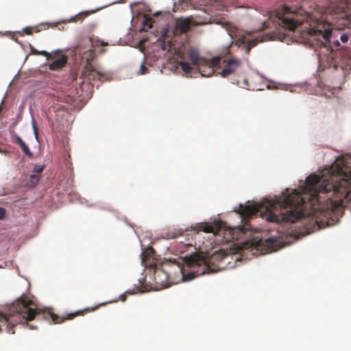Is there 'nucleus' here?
Instances as JSON below:
<instances>
[{
  "mask_svg": "<svg viewBox=\"0 0 351 351\" xmlns=\"http://www.w3.org/2000/svg\"><path fill=\"white\" fill-rule=\"evenodd\" d=\"M343 164L337 162L326 169L328 176L311 174L301 186V193L287 189L275 199H265L261 203L247 205L237 211L242 217L250 218L258 213L269 222L295 223L306 217L314 216L317 210L333 209L343 206L344 200L351 202V171L346 172Z\"/></svg>",
  "mask_w": 351,
  "mask_h": 351,
  "instance_id": "obj_1",
  "label": "nucleus"
},
{
  "mask_svg": "<svg viewBox=\"0 0 351 351\" xmlns=\"http://www.w3.org/2000/svg\"><path fill=\"white\" fill-rule=\"evenodd\" d=\"M86 308L84 311H88ZM84 311H78L75 313H69L66 317H60L58 315L50 312L44 311L42 314L36 309V305L26 295L23 294L20 298L12 302L6 312H0V330L2 327L10 334H14L13 328L18 324H25L31 321L38 315L42 316L46 320H51L53 324H60L66 319H72L77 315H83Z\"/></svg>",
  "mask_w": 351,
  "mask_h": 351,
  "instance_id": "obj_2",
  "label": "nucleus"
},
{
  "mask_svg": "<svg viewBox=\"0 0 351 351\" xmlns=\"http://www.w3.org/2000/svg\"><path fill=\"white\" fill-rule=\"evenodd\" d=\"M237 33V29H228V34L232 38L235 39V44L239 47L244 48L247 53L250 52L252 47L263 41V39L261 38L259 36L254 37L251 34L238 35Z\"/></svg>",
  "mask_w": 351,
  "mask_h": 351,
  "instance_id": "obj_3",
  "label": "nucleus"
},
{
  "mask_svg": "<svg viewBox=\"0 0 351 351\" xmlns=\"http://www.w3.org/2000/svg\"><path fill=\"white\" fill-rule=\"evenodd\" d=\"M226 256V253L221 251L215 252L211 257L208 259L204 256L199 254L191 256L189 258V264L191 266H202L204 267V270L202 272V274H206V270L208 269L209 263L213 261H221Z\"/></svg>",
  "mask_w": 351,
  "mask_h": 351,
  "instance_id": "obj_4",
  "label": "nucleus"
},
{
  "mask_svg": "<svg viewBox=\"0 0 351 351\" xmlns=\"http://www.w3.org/2000/svg\"><path fill=\"white\" fill-rule=\"evenodd\" d=\"M104 75L100 71L96 70L90 62H87L80 75V79L82 80V85L86 84H90L94 81H102Z\"/></svg>",
  "mask_w": 351,
  "mask_h": 351,
  "instance_id": "obj_5",
  "label": "nucleus"
},
{
  "mask_svg": "<svg viewBox=\"0 0 351 351\" xmlns=\"http://www.w3.org/2000/svg\"><path fill=\"white\" fill-rule=\"evenodd\" d=\"M221 60V57H215L212 60H202L201 64L197 69L202 76L210 77L215 72V67L219 65Z\"/></svg>",
  "mask_w": 351,
  "mask_h": 351,
  "instance_id": "obj_6",
  "label": "nucleus"
},
{
  "mask_svg": "<svg viewBox=\"0 0 351 351\" xmlns=\"http://www.w3.org/2000/svg\"><path fill=\"white\" fill-rule=\"evenodd\" d=\"M153 278L156 289H161L170 286V277L167 271L161 267H156L153 273Z\"/></svg>",
  "mask_w": 351,
  "mask_h": 351,
  "instance_id": "obj_7",
  "label": "nucleus"
},
{
  "mask_svg": "<svg viewBox=\"0 0 351 351\" xmlns=\"http://www.w3.org/2000/svg\"><path fill=\"white\" fill-rule=\"evenodd\" d=\"M59 52L50 58L52 62L49 64L48 66L51 71H58L64 67L68 61V56L63 53L62 50L58 49Z\"/></svg>",
  "mask_w": 351,
  "mask_h": 351,
  "instance_id": "obj_8",
  "label": "nucleus"
},
{
  "mask_svg": "<svg viewBox=\"0 0 351 351\" xmlns=\"http://www.w3.org/2000/svg\"><path fill=\"white\" fill-rule=\"evenodd\" d=\"M258 247L267 252L276 251L281 247V242L278 238L269 237L266 239H261L258 242Z\"/></svg>",
  "mask_w": 351,
  "mask_h": 351,
  "instance_id": "obj_9",
  "label": "nucleus"
},
{
  "mask_svg": "<svg viewBox=\"0 0 351 351\" xmlns=\"http://www.w3.org/2000/svg\"><path fill=\"white\" fill-rule=\"evenodd\" d=\"M241 66V61L232 58L226 61L224 69L219 73L222 77H227L234 73Z\"/></svg>",
  "mask_w": 351,
  "mask_h": 351,
  "instance_id": "obj_10",
  "label": "nucleus"
},
{
  "mask_svg": "<svg viewBox=\"0 0 351 351\" xmlns=\"http://www.w3.org/2000/svg\"><path fill=\"white\" fill-rule=\"evenodd\" d=\"M189 58L191 63L197 68L199 64H201L202 60H205V58H202L199 57V53L195 49H191L189 52Z\"/></svg>",
  "mask_w": 351,
  "mask_h": 351,
  "instance_id": "obj_11",
  "label": "nucleus"
},
{
  "mask_svg": "<svg viewBox=\"0 0 351 351\" xmlns=\"http://www.w3.org/2000/svg\"><path fill=\"white\" fill-rule=\"evenodd\" d=\"M190 26L191 23L189 20L184 19L178 23L177 28L180 31V32L186 33L189 30Z\"/></svg>",
  "mask_w": 351,
  "mask_h": 351,
  "instance_id": "obj_12",
  "label": "nucleus"
},
{
  "mask_svg": "<svg viewBox=\"0 0 351 351\" xmlns=\"http://www.w3.org/2000/svg\"><path fill=\"white\" fill-rule=\"evenodd\" d=\"M59 51H53L52 52H47L46 51H38L36 49H32V53L35 55H41L46 57L47 60H49L50 58L53 56H55Z\"/></svg>",
  "mask_w": 351,
  "mask_h": 351,
  "instance_id": "obj_13",
  "label": "nucleus"
},
{
  "mask_svg": "<svg viewBox=\"0 0 351 351\" xmlns=\"http://www.w3.org/2000/svg\"><path fill=\"white\" fill-rule=\"evenodd\" d=\"M181 69L188 75H191L193 67L187 62L181 61L180 62Z\"/></svg>",
  "mask_w": 351,
  "mask_h": 351,
  "instance_id": "obj_14",
  "label": "nucleus"
},
{
  "mask_svg": "<svg viewBox=\"0 0 351 351\" xmlns=\"http://www.w3.org/2000/svg\"><path fill=\"white\" fill-rule=\"evenodd\" d=\"M198 230L210 233V232H213L214 228L207 223H202L199 225Z\"/></svg>",
  "mask_w": 351,
  "mask_h": 351,
  "instance_id": "obj_15",
  "label": "nucleus"
},
{
  "mask_svg": "<svg viewBox=\"0 0 351 351\" xmlns=\"http://www.w3.org/2000/svg\"><path fill=\"white\" fill-rule=\"evenodd\" d=\"M153 21H154L152 18H145L143 22V29L144 31H147L149 29H151L152 27Z\"/></svg>",
  "mask_w": 351,
  "mask_h": 351,
  "instance_id": "obj_16",
  "label": "nucleus"
},
{
  "mask_svg": "<svg viewBox=\"0 0 351 351\" xmlns=\"http://www.w3.org/2000/svg\"><path fill=\"white\" fill-rule=\"evenodd\" d=\"M351 38V32L350 30L341 33L340 40L343 43H346Z\"/></svg>",
  "mask_w": 351,
  "mask_h": 351,
  "instance_id": "obj_17",
  "label": "nucleus"
},
{
  "mask_svg": "<svg viewBox=\"0 0 351 351\" xmlns=\"http://www.w3.org/2000/svg\"><path fill=\"white\" fill-rule=\"evenodd\" d=\"M40 179V176L36 174H32L29 178L30 185L36 186Z\"/></svg>",
  "mask_w": 351,
  "mask_h": 351,
  "instance_id": "obj_18",
  "label": "nucleus"
},
{
  "mask_svg": "<svg viewBox=\"0 0 351 351\" xmlns=\"http://www.w3.org/2000/svg\"><path fill=\"white\" fill-rule=\"evenodd\" d=\"M21 149H23V152L29 158H32L33 157V154L32 152L29 150L28 146L24 143L23 145H22L21 146Z\"/></svg>",
  "mask_w": 351,
  "mask_h": 351,
  "instance_id": "obj_19",
  "label": "nucleus"
},
{
  "mask_svg": "<svg viewBox=\"0 0 351 351\" xmlns=\"http://www.w3.org/2000/svg\"><path fill=\"white\" fill-rule=\"evenodd\" d=\"M326 86H328V88L332 91L341 89L340 84H330L329 82H327V84H326Z\"/></svg>",
  "mask_w": 351,
  "mask_h": 351,
  "instance_id": "obj_20",
  "label": "nucleus"
},
{
  "mask_svg": "<svg viewBox=\"0 0 351 351\" xmlns=\"http://www.w3.org/2000/svg\"><path fill=\"white\" fill-rule=\"evenodd\" d=\"M45 167V165H36L34 167L33 171L36 173H41L44 171Z\"/></svg>",
  "mask_w": 351,
  "mask_h": 351,
  "instance_id": "obj_21",
  "label": "nucleus"
},
{
  "mask_svg": "<svg viewBox=\"0 0 351 351\" xmlns=\"http://www.w3.org/2000/svg\"><path fill=\"white\" fill-rule=\"evenodd\" d=\"M88 15V12H81L80 14H78L77 15H76L74 18H73V21L76 22L79 20H82L84 17H86V16Z\"/></svg>",
  "mask_w": 351,
  "mask_h": 351,
  "instance_id": "obj_22",
  "label": "nucleus"
},
{
  "mask_svg": "<svg viewBox=\"0 0 351 351\" xmlns=\"http://www.w3.org/2000/svg\"><path fill=\"white\" fill-rule=\"evenodd\" d=\"M148 73V69L145 66L144 63H143L141 66V69L139 70L138 73L141 75H144Z\"/></svg>",
  "mask_w": 351,
  "mask_h": 351,
  "instance_id": "obj_23",
  "label": "nucleus"
},
{
  "mask_svg": "<svg viewBox=\"0 0 351 351\" xmlns=\"http://www.w3.org/2000/svg\"><path fill=\"white\" fill-rule=\"evenodd\" d=\"M32 128H33V130H34V133L35 137L36 138V139H38V128H37V125H36V124L35 121H32Z\"/></svg>",
  "mask_w": 351,
  "mask_h": 351,
  "instance_id": "obj_24",
  "label": "nucleus"
},
{
  "mask_svg": "<svg viewBox=\"0 0 351 351\" xmlns=\"http://www.w3.org/2000/svg\"><path fill=\"white\" fill-rule=\"evenodd\" d=\"M5 214V208L0 207V219H3L4 217Z\"/></svg>",
  "mask_w": 351,
  "mask_h": 351,
  "instance_id": "obj_25",
  "label": "nucleus"
},
{
  "mask_svg": "<svg viewBox=\"0 0 351 351\" xmlns=\"http://www.w3.org/2000/svg\"><path fill=\"white\" fill-rule=\"evenodd\" d=\"M16 143L20 145V147L25 143L21 137L16 138Z\"/></svg>",
  "mask_w": 351,
  "mask_h": 351,
  "instance_id": "obj_26",
  "label": "nucleus"
},
{
  "mask_svg": "<svg viewBox=\"0 0 351 351\" xmlns=\"http://www.w3.org/2000/svg\"><path fill=\"white\" fill-rule=\"evenodd\" d=\"M24 31L28 35H31L32 34L31 27H26V28H25Z\"/></svg>",
  "mask_w": 351,
  "mask_h": 351,
  "instance_id": "obj_27",
  "label": "nucleus"
},
{
  "mask_svg": "<svg viewBox=\"0 0 351 351\" xmlns=\"http://www.w3.org/2000/svg\"><path fill=\"white\" fill-rule=\"evenodd\" d=\"M120 298V300H121L122 302H125L126 300V298H127V296L125 294H121L119 297Z\"/></svg>",
  "mask_w": 351,
  "mask_h": 351,
  "instance_id": "obj_28",
  "label": "nucleus"
},
{
  "mask_svg": "<svg viewBox=\"0 0 351 351\" xmlns=\"http://www.w3.org/2000/svg\"><path fill=\"white\" fill-rule=\"evenodd\" d=\"M230 45H229V46L226 49V51H225L224 53H223L224 56H226V55H228V54H230Z\"/></svg>",
  "mask_w": 351,
  "mask_h": 351,
  "instance_id": "obj_29",
  "label": "nucleus"
},
{
  "mask_svg": "<svg viewBox=\"0 0 351 351\" xmlns=\"http://www.w3.org/2000/svg\"><path fill=\"white\" fill-rule=\"evenodd\" d=\"M97 306H96V307H95V308H93L91 310H92V311H94V310H95V309H97Z\"/></svg>",
  "mask_w": 351,
  "mask_h": 351,
  "instance_id": "obj_30",
  "label": "nucleus"
},
{
  "mask_svg": "<svg viewBox=\"0 0 351 351\" xmlns=\"http://www.w3.org/2000/svg\"><path fill=\"white\" fill-rule=\"evenodd\" d=\"M101 45H102L103 46H104V45H106L107 44H106V43H102V44H101Z\"/></svg>",
  "mask_w": 351,
  "mask_h": 351,
  "instance_id": "obj_31",
  "label": "nucleus"
},
{
  "mask_svg": "<svg viewBox=\"0 0 351 351\" xmlns=\"http://www.w3.org/2000/svg\"><path fill=\"white\" fill-rule=\"evenodd\" d=\"M244 83L247 84V81L245 80Z\"/></svg>",
  "mask_w": 351,
  "mask_h": 351,
  "instance_id": "obj_32",
  "label": "nucleus"
},
{
  "mask_svg": "<svg viewBox=\"0 0 351 351\" xmlns=\"http://www.w3.org/2000/svg\"><path fill=\"white\" fill-rule=\"evenodd\" d=\"M179 269L180 273H182V270L180 269Z\"/></svg>",
  "mask_w": 351,
  "mask_h": 351,
  "instance_id": "obj_33",
  "label": "nucleus"
}]
</instances>
